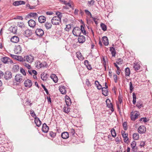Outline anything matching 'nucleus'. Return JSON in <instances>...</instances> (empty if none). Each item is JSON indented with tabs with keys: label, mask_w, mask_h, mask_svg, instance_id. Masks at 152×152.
<instances>
[{
	"label": "nucleus",
	"mask_w": 152,
	"mask_h": 152,
	"mask_svg": "<svg viewBox=\"0 0 152 152\" xmlns=\"http://www.w3.org/2000/svg\"><path fill=\"white\" fill-rule=\"evenodd\" d=\"M23 46L22 44L15 45L14 50L15 53L16 54L20 53L22 51Z\"/></svg>",
	"instance_id": "f257e3e1"
},
{
	"label": "nucleus",
	"mask_w": 152,
	"mask_h": 152,
	"mask_svg": "<svg viewBox=\"0 0 152 152\" xmlns=\"http://www.w3.org/2000/svg\"><path fill=\"white\" fill-rule=\"evenodd\" d=\"M61 19H60L59 18L54 16L51 19V23L53 25H59L61 23Z\"/></svg>",
	"instance_id": "f03ea898"
},
{
	"label": "nucleus",
	"mask_w": 152,
	"mask_h": 152,
	"mask_svg": "<svg viewBox=\"0 0 152 152\" xmlns=\"http://www.w3.org/2000/svg\"><path fill=\"white\" fill-rule=\"evenodd\" d=\"M72 33L74 36H79L81 33V29L78 27H75L72 31Z\"/></svg>",
	"instance_id": "7ed1b4c3"
},
{
	"label": "nucleus",
	"mask_w": 152,
	"mask_h": 152,
	"mask_svg": "<svg viewBox=\"0 0 152 152\" xmlns=\"http://www.w3.org/2000/svg\"><path fill=\"white\" fill-rule=\"evenodd\" d=\"M24 62L25 61H27L29 63H31L33 61L34 58L33 56L31 55L26 56L24 57Z\"/></svg>",
	"instance_id": "20e7f679"
},
{
	"label": "nucleus",
	"mask_w": 152,
	"mask_h": 152,
	"mask_svg": "<svg viewBox=\"0 0 152 152\" xmlns=\"http://www.w3.org/2000/svg\"><path fill=\"white\" fill-rule=\"evenodd\" d=\"M138 132L140 134H143L146 131V129L145 126L143 125L140 126L138 128Z\"/></svg>",
	"instance_id": "39448f33"
},
{
	"label": "nucleus",
	"mask_w": 152,
	"mask_h": 152,
	"mask_svg": "<svg viewBox=\"0 0 152 152\" xmlns=\"http://www.w3.org/2000/svg\"><path fill=\"white\" fill-rule=\"evenodd\" d=\"M106 102L107 106L108 107L110 108L111 111L113 112L114 111V109L113 107V106L112 103L111 102L110 100L107 99L106 100Z\"/></svg>",
	"instance_id": "423d86ee"
},
{
	"label": "nucleus",
	"mask_w": 152,
	"mask_h": 152,
	"mask_svg": "<svg viewBox=\"0 0 152 152\" xmlns=\"http://www.w3.org/2000/svg\"><path fill=\"white\" fill-rule=\"evenodd\" d=\"M24 84L26 87L30 88L31 87L32 83L31 80L27 79L25 80Z\"/></svg>",
	"instance_id": "0eeeda50"
},
{
	"label": "nucleus",
	"mask_w": 152,
	"mask_h": 152,
	"mask_svg": "<svg viewBox=\"0 0 152 152\" xmlns=\"http://www.w3.org/2000/svg\"><path fill=\"white\" fill-rule=\"evenodd\" d=\"M36 35L39 37L42 36L44 34L43 31L41 28L37 29L35 31Z\"/></svg>",
	"instance_id": "6e6552de"
},
{
	"label": "nucleus",
	"mask_w": 152,
	"mask_h": 152,
	"mask_svg": "<svg viewBox=\"0 0 152 152\" xmlns=\"http://www.w3.org/2000/svg\"><path fill=\"white\" fill-rule=\"evenodd\" d=\"M4 77L6 80L10 79L12 77V73L9 71H7L5 73Z\"/></svg>",
	"instance_id": "1a4fd4ad"
},
{
	"label": "nucleus",
	"mask_w": 152,
	"mask_h": 152,
	"mask_svg": "<svg viewBox=\"0 0 152 152\" xmlns=\"http://www.w3.org/2000/svg\"><path fill=\"white\" fill-rule=\"evenodd\" d=\"M1 61L4 63H12V61L9 58L4 57L1 58Z\"/></svg>",
	"instance_id": "9d476101"
},
{
	"label": "nucleus",
	"mask_w": 152,
	"mask_h": 152,
	"mask_svg": "<svg viewBox=\"0 0 152 152\" xmlns=\"http://www.w3.org/2000/svg\"><path fill=\"white\" fill-rule=\"evenodd\" d=\"M32 34V31L31 30L27 29L25 30L23 32V34L26 37H29Z\"/></svg>",
	"instance_id": "9b49d317"
},
{
	"label": "nucleus",
	"mask_w": 152,
	"mask_h": 152,
	"mask_svg": "<svg viewBox=\"0 0 152 152\" xmlns=\"http://www.w3.org/2000/svg\"><path fill=\"white\" fill-rule=\"evenodd\" d=\"M15 80L17 82H20L23 81V78L21 75L17 74L15 77Z\"/></svg>",
	"instance_id": "f8f14e48"
},
{
	"label": "nucleus",
	"mask_w": 152,
	"mask_h": 152,
	"mask_svg": "<svg viewBox=\"0 0 152 152\" xmlns=\"http://www.w3.org/2000/svg\"><path fill=\"white\" fill-rule=\"evenodd\" d=\"M28 25L31 28H34L36 25L35 21L32 19H31L28 21Z\"/></svg>",
	"instance_id": "ddd939ff"
},
{
	"label": "nucleus",
	"mask_w": 152,
	"mask_h": 152,
	"mask_svg": "<svg viewBox=\"0 0 152 152\" xmlns=\"http://www.w3.org/2000/svg\"><path fill=\"white\" fill-rule=\"evenodd\" d=\"M37 64V66L38 67H39V68L47 67L48 66V65L46 62L45 61H43L42 63L39 62V63L38 62Z\"/></svg>",
	"instance_id": "4468645a"
},
{
	"label": "nucleus",
	"mask_w": 152,
	"mask_h": 152,
	"mask_svg": "<svg viewBox=\"0 0 152 152\" xmlns=\"http://www.w3.org/2000/svg\"><path fill=\"white\" fill-rule=\"evenodd\" d=\"M65 101L67 106H70L72 104L71 99L68 96H66L65 97Z\"/></svg>",
	"instance_id": "2eb2a0df"
},
{
	"label": "nucleus",
	"mask_w": 152,
	"mask_h": 152,
	"mask_svg": "<svg viewBox=\"0 0 152 152\" xmlns=\"http://www.w3.org/2000/svg\"><path fill=\"white\" fill-rule=\"evenodd\" d=\"M59 90L61 93L63 94H64L66 93V90L65 87L64 86H60L59 87Z\"/></svg>",
	"instance_id": "dca6fc26"
},
{
	"label": "nucleus",
	"mask_w": 152,
	"mask_h": 152,
	"mask_svg": "<svg viewBox=\"0 0 152 152\" xmlns=\"http://www.w3.org/2000/svg\"><path fill=\"white\" fill-rule=\"evenodd\" d=\"M19 38L16 36H14L12 37H11L10 39L11 41L14 43H18L19 41Z\"/></svg>",
	"instance_id": "f3484780"
},
{
	"label": "nucleus",
	"mask_w": 152,
	"mask_h": 152,
	"mask_svg": "<svg viewBox=\"0 0 152 152\" xmlns=\"http://www.w3.org/2000/svg\"><path fill=\"white\" fill-rule=\"evenodd\" d=\"M49 127L45 123L43 124L42 130L44 133H47L49 130Z\"/></svg>",
	"instance_id": "a211bd4d"
},
{
	"label": "nucleus",
	"mask_w": 152,
	"mask_h": 152,
	"mask_svg": "<svg viewBox=\"0 0 152 152\" xmlns=\"http://www.w3.org/2000/svg\"><path fill=\"white\" fill-rule=\"evenodd\" d=\"M34 122L36 126L38 127H39L41 124V122L38 118L35 117H34Z\"/></svg>",
	"instance_id": "6ab92c4d"
},
{
	"label": "nucleus",
	"mask_w": 152,
	"mask_h": 152,
	"mask_svg": "<svg viewBox=\"0 0 152 152\" xmlns=\"http://www.w3.org/2000/svg\"><path fill=\"white\" fill-rule=\"evenodd\" d=\"M78 40L79 43H83L85 41V37L83 36L80 35L78 38Z\"/></svg>",
	"instance_id": "aec40b11"
},
{
	"label": "nucleus",
	"mask_w": 152,
	"mask_h": 152,
	"mask_svg": "<svg viewBox=\"0 0 152 152\" xmlns=\"http://www.w3.org/2000/svg\"><path fill=\"white\" fill-rule=\"evenodd\" d=\"M139 115V112L137 111H136V113L134 115L131 114V119L133 121H135L138 117Z\"/></svg>",
	"instance_id": "412c9836"
},
{
	"label": "nucleus",
	"mask_w": 152,
	"mask_h": 152,
	"mask_svg": "<svg viewBox=\"0 0 152 152\" xmlns=\"http://www.w3.org/2000/svg\"><path fill=\"white\" fill-rule=\"evenodd\" d=\"M46 20V18L44 16H40L38 18V20L41 23H44Z\"/></svg>",
	"instance_id": "4be33fe9"
},
{
	"label": "nucleus",
	"mask_w": 152,
	"mask_h": 152,
	"mask_svg": "<svg viewBox=\"0 0 152 152\" xmlns=\"http://www.w3.org/2000/svg\"><path fill=\"white\" fill-rule=\"evenodd\" d=\"M61 137L64 139H67L69 137V133L67 132H64L61 134Z\"/></svg>",
	"instance_id": "5701e85b"
},
{
	"label": "nucleus",
	"mask_w": 152,
	"mask_h": 152,
	"mask_svg": "<svg viewBox=\"0 0 152 152\" xmlns=\"http://www.w3.org/2000/svg\"><path fill=\"white\" fill-rule=\"evenodd\" d=\"M102 42L105 45H108V40L107 37L104 36L102 37Z\"/></svg>",
	"instance_id": "b1692460"
},
{
	"label": "nucleus",
	"mask_w": 152,
	"mask_h": 152,
	"mask_svg": "<svg viewBox=\"0 0 152 152\" xmlns=\"http://www.w3.org/2000/svg\"><path fill=\"white\" fill-rule=\"evenodd\" d=\"M59 1L60 2L62 3L63 4L65 5H67L70 7L72 8V9H74L73 7L72 6L71 4L69 2H67L66 1H65V0H59Z\"/></svg>",
	"instance_id": "393cba45"
},
{
	"label": "nucleus",
	"mask_w": 152,
	"mask_h": 152,
	"mask_svg": "<svg viewBox=\"0 0 152 152\" xmlns=\"http://www.w3.org/2000/svg\"><path fill=\"white\" fill-rule=\"evenodd\" d=\"M102 94L105 96H107L108 95V92L107 88L103 87L102 88Z\"/></svg>",
	"instance_id": "a878e982"
},
{
	"label": "nucleus",
	"mask_w": 152,
	"mask_h": 152,
	"mask_svg": "<svg viewBox=\"0 0 152 152\" xmlns=\"http://www.w3.org/2000/svg\"><path fill=\"white\" fill-rule=\"evenodd\" d=\"M77 57L78 59L80 60H83L84 58L82 55L81 53L79 52H77L76 53Z\"/></svg>",
	"instance_id": "bb28decb"
},
{
	"label": "nucleus",
	"mask_w": 152,
	"mask_h": 152,
	"mask_svg": "<svg viewBox=\"0 0 152 152\" xmlns=\"http://www.w3.org/2000/svg\"><path fill=\"white\" fill-rule=\"evenodd\" d=\"M10 31L13 33H15L17 31V26H11L9 28Z\"/></svg>",
	"instance_id": "cd10ccee"
},
{
	"label": "nucleus",
	"mask_w": 152,
	"mask_h": 152,
	"mask_svg": "<svg viewBox=\"0 0 152 152\" xmlns=\"http://www.w3.org/2000/svg\"><path fill=\"white\" fill-rule=\"evenodd\" d=\"M29 16L33 17L34 18H36L38 17V14L36 13L31 12L28 14L26 18L28 17Z\"/></svg>",
	"instance_id": "c85d7f7f"
},
{
	"label": "nucleus",
	"mask_w": 152,
	"mask_h": 152,
	"mask_svg": "<svg viewBox=\"0 0 152 152\" xmlns=\"http://www.w3.org/2000/svg\"><path fill=\"white\" fill-rule=\"evenodd\" d=\"M50 77L55 83L58 82V78L55 75L53 74L51 75Z\"/></svg>",
	"instance_id": "c756f323"
},
{
	"label": "nucleus",
	"mask_w": 152,
	"mask_h": 152,
	"mask_svg": "<svg viewBox=\"0 0 152 152\" xmlns=\"http://www.w3.org/2000/svg\"><path fill=\"white\" fill-rule=\"evenodd\" d=\"M136 106L139 108L140 109L143 107V103L141 101H137V102Z\"/></svg>",
	"instance_id": "7c9ffc66"
},
{
	"label": "nucleus",
	"mask_w": 152,
	"mask_h": 152,
	"mask_svg": "<svg viewBox=\"0 0 152 152\" xmlns=\"http://www.w3.org/2000/svg\"><path fill=\"white\" fill-rule=\"evenodd\" d=\"M110 50L111 52L112 56L115 57L116 53L115 48L113 47H111L110 48Z\"/></svg>",
	"instance_id": "2f4dec72"
},
{
	"label": "nucleus",
	"mask_w": 152,
	"mask_h": 152,
	"mask_svg": "<svg viewBox=\"0 0 152 152\" xmlns=\"http://www.w3.org/2000/svg\"><path fill=\"white\" fill-rule=\"evenodd\" d=\"M47 74L42 73L41 74V78L43 81H46L47 78Z\"/></svg>",
	"instance_id": "473e14b6"
},
{
	"label": "nucleus",
	"mask_w": 152,
	"mask_h": 152,
	"mask_svg": "<svg viewBox=\"0 0 152 152\" xmlns=\"http://www.w3.org/2000/svg\"><path fill=\"white\" fill-rule=\"evenodd\" d=\"M45 26L46 28L47 29L50 28L52 26L51 23L48 22L45 23Z\"/></svg>",
	"instance_id": "72a5a7b5"
},
{
	"label": "nucleus",
	"mask_w": 152,
	"mask_h": 152,
	"mask_svg": "<svg viewBox=\"0 0 152 152\" xmlns=\"http://www.w3.org/2000/svg\"><path fill=\"white\" fill-rule=\"evenodd\" d=\"M15 59L22 62H24V59L21 56H17Z\"/></svg>",
	"instance_id": "f704fd0d"
},
{
	"label": "nucleus",
	"mask_w": 152,
	"mask_h": 152,
	"mask_svg": "<svg viewBox=\"0 0 152 152\" xmlns=\"http://www.w3.org/2000/svg\"><path fill=\"white\" fill-rule=\"evenodd\" d=\"M139 134L137 133H134L133 134L132 137L133 139L137 140L139 138Z\"/></svg>",
	"instance_id": "c9c22d12"
},
{
	"label": "nucleus",
	"mask_w": 152,
	"mask_h": 152,
	"mask_svg": "<svg viewBox=\"0 0 152 152\" xmlns=\"http://www.w3.org/2000/svg\"><path fill=\"white\" fill-rule=\"evenodd\" d=\"M130 73L129 68L127 67L125 69V74L126 76H129Z\"/></svg>",
	"instance_id": "e433bc0d"
},
{
	"label": "nucleus",
	"mask_w": 152,
	"mask_h": 152,
	"mask_svg": "<svg viewBox=\"0 0 152 152\" xmlns=\"http://www.w3.org/2000/svg\"><path fill=\"white\" fill-rule=\"evenodd\" d=\"M140 65L137 63H135L133 66V67L135 70H137L139 69L140 68Z\"/></svg>",
	"instance_id": "4c0bfd02"
},
{
	"label": "nucleus",
	"mask_w": 152,
	"mask_h": 152,
	"mask_svg": "<svg viewBox=\"0 0 152 152\" xmlns=\"http://www.w3.org/2000/svg\"><path fill=\"white\" fill-rule=\"evenodd\" d=\"M63 110L64 112L68 113L69 112L70 109L67 106V107H64L63 108Z\"/></svg>",
	"instance_id": "58836bf2"
},
{
	"label": "nucleus",
	"mask_w": 152,
	"mask_h": 152,
	"mask_svg": "<svg viewBox=\"0 0 152 152\" xmlns=\"http://www.w3.org/2000/svg\"><path fill=\"white\" fill-rule=\"evenodd\" d=\"M17 25L19 27L22 28L25 27V25L24 23L22 22H18Z\"/></svg>",
	"instance_id": "ea45409f"
},
{
	"label": "nucleus",
	"mask_w": 152,
	"mask_h": 152,
	"mask_svg": "<svg viewBox=\"0 0 152 152\" xmlns=\"http://www.w3.org/2000/svg\"><path fill=\"white\" fill-rule=\"evenodd\" d=\"M136 145V142L134 141H133L131 144V147L132 149V150L133 149H134V148L135 147V146Z\"/></svg>",
	"instance_id": "a19ab883"
},
{
	"label": "nucleus",
	"mask_w": 152,
	"mask_h": 152,
	"mask_svg": "<svg viewBox=\"0 0 152 152\" xmlns=\"http://www.w3.org/2000/svg\"><path fill=\"white\" fill-rule=\"evenodd\" d=\"M133 96V104H135L136 103V95L134 93H133L132 94Z\"/></svg>",
	"instance_id": "79ce46f5"
},
{
	"label": "nucleus",
	"mask_w": 152,
	"mask_h": 152,
	"mask_svg": "<svg viewBox=\"0 0 152 152\" xmlns=\"http://www.w3.org/2000/svg\"><path fill=\"white\" fill-rule=\"evenodd\" d=\"M111 134L113 137H115L116 136V133L115 129L113 128L111 130Z\"/></svg>",
	"instance_id": "37998d69"
},
{
	"label": "nucleus",
	"mask_w": 152,
	"mask_h": 152,
	"mask_svg": "<svg viewBox=\"0 0 152 152\" xmlns=\"http://www.w3.org/2000/svg\"><path fill=\"white\" fill-rule=\"evenodd\" d=\"M100 26L102 30L104 31H105L107 30V27L106 25L104 23H102L100 24Z\"/></svg>",
	"instance_id": "c03bdc74"
},
{
	"label": "nucleus",
	"mask_w": 152,
	"mask_h": 152,
	"mask_svg": "<svg viewBox=\"0 0 152 152\" xmlns=\"http://www.w3.org/2000/svg\"><path fill=\"white\" fill-rule=\"evenodd\" d=\"M129 89H130V93L132 92L133 91V90L134 89V87L133 86L132 84V82H130L129 83Z\"/></svg>",
	"instance_id": "a18cd8bd"
},
{
	"label": "nucleus",
	"mask_w": 152,
	"mask_h": 152,
	"mask_svg": "<svg viewBox=\"0 0 152 152\" xmlns=\"http://www.w3.org/2000/svg\"><path fill=\"white\" fill-rule=\"evenodd\" d=\"M71 28V26L69 24L66 25V27L65 28V30L67 32H68Z\"/></svg>",
	"instance_id": "49530a36"
},
{
	"label": "nucleus",
	"mask_w": 152,
	"mask_h": 152,
	"mask_svg": "<svg viewBox=\"0 0 152 152\" xmlns=\"http://www.w3.org/2000/svg\"><path fill=\"white\" fill-rule=\"evenodd\" d=\"M23 65L26 67L28 69H30L31 68V66L28 64H27L25 62H23Z\"/></svg>",
	"instance_id": "de8ad7c7"
},
{
	"label": "nucleus",
	"mask_w": 152,
	"mask_h": 152,
	"mask_svg": "<svg viewBox=\"0 0 152 152\" xmlns=\"http://www.w3.org/2000/svg\"><path fill=\"white\" fill-rule=\"evenodd\" d=\"M123 60L121 58H119L118 59L117 61L116 62V63L118 64H121L123 63Z\"/></svg>",
	"instance_id": "09e8293b"
},
{
	"label": "nucleus",
	"mask_w": 152,
	"mask_h": 152,
	"mask_svg": "<svg viewBox=\"0 0 152 152\" xmlns=\"http://www.w3.org/2000/svg\"><path fill=\"white\" fill-rule=\"evenodd\" d=\"M56 15H57V16H56V17L59 18L60 19H61V18L62 17L61 13L58 12L56 13Z\"/></svg>",
	"instance_id": "8fccbe9b"
},
{
	"label": "nucleus",
	"mask_w": 152,
	"mask_h": 152,
	"mask_svg": "<svg viewBox=\"0 0 152 152\" xmlns=\"http://www.w3.org/2000/svg\"><path fill=\"white\" fill-rule=\"evenodd\" d=\"M30 114L34 118L35 117H36V115L34 113V112L32 110H30Z\"/></svg>",
	"instance_id": "3c124183"
},
{
	"label": "nucleus",
	"mask_w": 152,
	"mask_h": 152,
	"mask_svg": "<svg viewBox=\"0 0 152 152\" xmlns=\"http://www.w3.org/2000/svg\"><path fill=\"white\" fill-rule=\"evenodd\" d=\"M121 134L123 138L127 136L128 134H126L125 131H122L121 132Z\"/></svg>",
	"instance_id": "603ef678"
},
{
	"label": "nucleus",
	"mask_w": 152,
	"mask_h": 152,
	"mask_svg": "<svg viewBox=\"0 0 152 152\" xmlns=\"http://www.w3.org/2000/svg\"><path fill=\"white\" fill-rule=\"evenodd\" d=\"M49 135L51 137H54L56 135V134L52 132H50L49 133Z\"/></svg>",
	"instance_id": "864d4df0"
},
{
	"label": "nucleus",
	"mask_w": 152,
	"mask_h": 152,
	"mask_svg": "<svg viewBox=\"0 0 152 152\" xmlns=\"http://www.w3.org/2000/svg\"><path fill=\"white\" fill-rule=\"evenodd\" d=\"M124 129V130H126L127 129V123L126 122H124L123 124Z\"/></svg>",
	"instance_id": "5fc2aeb1"
},
{
	"label": "nucleus",
	"mask_w": 152,
	"mask_h": 152,
	"mask_svg": "<svg viewBox=\"0 0 152 152\" xmlns=\"http://www.w3.org/2000/svg\"><path fill=\"white\" fill-rule=\"evenodd\" d=\"M81 32H82L83 34H86V31H85L84 27L83 26L81 25Z\"/></svg>",
	"instance_id": "6e6d98bb"
},
{
	"label": "nucleus",
	"mask_w": 152,
	"mask_h": 152,
	"mask_svg": "<svg viewBox=\"0 0 152 152\" xmlns=\"http://www.w3.org/2000/svg\"><path fill=\"white\" fill-rule=\"evenodd\" d=\"M81 32H82L83 34H86V31H85L84 27L83 26L81 25Z\"/></svg>",
	"instance_id": "4d7b16f0"
},
{
	"label": "nucleus",
	"mask_w": 152,
	"mask_h": 152,
	"mask_svg": "<svg viewBox=\"0 0 152 152\" xmlns=\"http://www.w3.org/2000/svg\"><path fill=\"white\" fill-rule=\"evenodd\" d=\"M85 12L86 14L88 15H90L91 17H92V15L91 12L89 11L88 10H85Z\"/></svg>",
	"instance_id": "13d9d810"
},
{
	"label": "nucleus",
	"mask_w": 152,
	"mask_h": 152,
	"mask_svg": "<svg viewBox=\"0 0 152 152\" xmlns=\"http://www.w3.org/2000/svg\"><path fill=\"white\" fill-rule=\"evenodd\" d=\"M20 72L23 75L25 76L26 75V73L25 72V70L23 68H21L20 69Z\"/></svg>",
	"instance_id": "bf43d9fd"
},
{
	"label": "nucleus",
	"mask_w": 152,
	"mask_h": 152,
	"mask_svg": "<svg viewBox=\"0 0 152 152\" xmlns=\"http://www.w3.org/2000/svg\"><path fill=\"white\" fill-rule=\"evenodd\" d=\"M41 86L42 88H43L44 90L45 91L47 94H48V89L45 88V86L43 84H42Z\"/></svg>",
	"instance_id": "052dcab7"
},
{
	"label": "nucleus",
	"mask_w": 152,
	"mask_h": 152,
	"mask_svg": "<svg viewBox=\"0 0 152 152\" xmlns=\"http://www.w3.org/2000/svg\"><path fill=\"white\" fill-rule=\"evenodd\" d=\"M140 121H142L143 122H147V119L146 118H141L140 120Z\"/></svg>",
	"instance_id": "680f3d73"
},
{
	"label": "nucleus",
	"mask_w": 152,
	"mask_h": 152,
	"mask_svg": "<svg viewBox=\"0 0 152 152\" xmlns=\"http://www.w3.org/2000/svg\"><path fill=\"white\" fill-rule=\"evenodd\" d=\"M14 19H19V20H22L23 19V18H22V16H17L15 17L14 18Z\"/></svg>",
	"instance_id": "e2e57ef3"
},
{
	"label": "nucleus",
	"mask_w": 152,
	"mask_h": 152,
	"mask_svg": "<svg viewBox=\"0 0 152 152\" xmlns=\"http://www.w3.org/2000/svg\"><path fill=\"white\" fill-rule=\"evenodd\" d=\"M13 69H16V71H17L19 69V66L18 65H15L13 66Z\"/></svg>",
	"instance_id": "0e129e2a"
},
{
	"label": "nucleus",
	"mask_w": 152,
	"mask_h": 152,
	"mask_svg": "<svg viewBox=\"0 0 152 152\" xmlns=\"http://www.w3.org/2000/svg\"><path fill=\"white\" fill-rule=\"evenodd\" d=\"M70 132L72 135H74L75 133V131L73 129H71L70 130Z\"/></svg>",
	"instance_id": "69168bd1"
},
{
	"label": "nucleus",
	"mask_w": 152,
	"mask_h": 152,
	"mask_svg": "<svg viewBox=\"0 0 152 152\" xmlns=\"http://www.w3.org/2000/svg\"><path fill=\"white\" fill-rule=\"evenodd\" d=\"M86 84L88 86H91V85L88 80V79H86Z\"/></svg>",
	"instance_id": "338daca9"
},
{
	"label": "nucleus",
	"mask_w": 152,
	"mask_h": 152,
	"mask_svg": "<svg viewBox=\"0 0 152 152\" xmlns=\"http://www.w3.org/2000/svg\"><path fill=\"white\" fill-rule=\"evenodd\" d=\"M13 5L15 6H17L19 5L18 1H16L13 3Z\"/></svg>",
	"instance_id": "774afa93"
}]
</instances>
